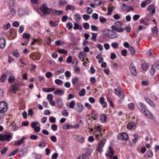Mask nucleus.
<instances>
[{
    "mask_svg": "<svg viewBox=\"0 0 159 159\" xmlns=\"http://www.w3.org/2000/svg\"><path fill=\"white\" fill-rule=\"evenodd\" d=\"M40 10L45 15L50 14L52 11V9L48 8L46 3H44L41 5Z\"/></svg>",
    "mask_w": 159,
    "mask_h": 159,
    "instance_id": "nucleus-1",
    "label": "nucleus"
},
{
    "mask_svg": "<svg viewBox=\"0 0 159 159\" xmlns=\"http://www.w3.org/2000/svg\"><path fill=\"white\" fill-rule=\"evenodd\" d=\"M12 134L11 133H8L7 134H0V141H10V139L12 138Z\"/></svg>",
    "mask_w": 159,
    "mask_h": 159,
    "instance_id": "nucleus-2",
    "label": "nucleus"
},
{
    "mask_svg": "<svg viewBox=\"0 0 159 159\" xmlns=\"http://www.w3.org/2000/svg\"><path fill=\"white\" fill-rule=\"evenodd\" d=\"M106 140L103 138L98 143L96 150L98 151L100 153L102 152V148L104 146Z\"/></svg>",
    "mask_w": 159,
    "mask_h": 159,
    "instance_id": "nucleus-3",
    "label": "nucleus"
},
{
    "mask_svg": "<svg viewBox=\"0 0 159 159\" xmlns=\"http://www.w3.org/2000/svg\"><path fill=\"white\" fill-rule=\"evenodd\" d=\"M7 103L4 102H0V112L4 113L7 111Z\"/></svg>",
    "mask_w": 159,
    "mask_h": 159,
    "instance_id": "nucleus-4",
    "label": "nucleus"
},
{
    "mask_svg": "<svg viewBox=\"0 0 159 159\" xmlns=\"http://www.w3.org/2000/svg\"><path fill=\"white\" fill-rule=\"evenodd\" d=\"M138 106L141 112L144 115H147L148 111L146 110L144 105L141 102H139L138 104Z\"/></svg>",
    "mask_w": 159,
    "mask_h": 159,
    "instance_id": "nucleus-5",
    "label": "nucleus"
},
{
    "mask_svg": "<svg viewBox=\"0 0 159 159\" xmlns=\"http://www.w3.org/2000/svg\"><path fill=\"white\" fill-rule=\"evenodd\" d=\"M106 30L108 32V37L109 38L113 39L118 37V34L113 31L107 29H106Z\"/></svg>",
    "mask_w": 159,
    "mask_h": 159,
    "instance_id": "nucleus-6",
    "label": "nucleus"
},
{
    "mask_svg": "<svg viewBox=\"0 0 159 159\" xmlns=\"http://www.w3.org/2000/svg\"><path fill=\"white\" fill-rule=\"evenodd\" d=\"M118 138L119 139L123 141H126L128 139V134L125 133H121L118 134Z\"/></svg>",
    "mask_w": 159,
    "mask_h": 159,
    "instance_id": "nucleus-7",
    "label": "nucleus"
},
{
    "mask_svg": "<svg viewBox=\"0 0 159 159\" xmlns=\"http://www.w3.org/2000/svg\"><path fill=\"white\" fill-rule=\"evenodd\" d=\"M114 153V151L113 149L111 146H109V150L107 151L106 153V155L107 157H108L110 158H112Z\"/></svg>",
    "mask_w": 159,
    "mask_h": 159,
    "instance_id": "nucleus-8",
    "label": "nucleus"
},
{
    "mask_svg": "<svg viewBox=\"0 0 159 159\" xmlns=\"http://www.w3.org/2000/svg\"><path fill=\"white\" fill-rule=\"evenodd\" d=\"M116 94L118 95L120 98H123L124 97V95L123 94L122 89L118 88L117 89H115Z\"/></svg>",
    "mask_w": 159,
    "mask_h": 159,
    "instance_id": "nucleus-9",
    "label": "nucleus"
},
{
    "mask_svg": "<svg viewBox=\"0 0 159 159\" xmlns=\"http://www.w3.org/2000/svg\"><path fill=\"white\" fill-rule=\"evenodd\" d=\"M148 11H149V14L153 15L155 12V7L153 4L150 5L148 8Z\"/></svg>",
    "mask_w": 159,
    "mask_h": 159,
    "instance_id": "nucleus-10",
    "label": "nucleus"
},
{
    "mask_svg": "<svg viewBox=\"0 0 159 159\" xmlns=\"http://www.w3.org/2000/svg\"><path fill=\"white\" fill-rule=\"evenodd\" d=\"M25 139V138H23L20 140H18L15 142V145H19L21 144L22 146H24L25 145L26 142L24 141Z\"/></svg>",
    "mask_w": 159,
    "mask_h": 159,
    "instance_id": "nucleus-11",
    "label": "nucleus"
},
{
    "mask_svg": "<svg viewBox=\"0 0 159 159\" xmlns=\"http://www.w3.org/2000/svg\"><path fill=\"white\" fill-rule=\"evenodd\" d=\"M6 45V40L5 37L0 38V48L2 49L5 48Z\"/></svg>",
    "mask_w": 159,
    "mask_h": 159,
    "instance_id": "nucleus-12",
    "label": "nucleus"
},
{
    "mask_svg": "<svg viewBox=\"0 0 159 159\" xmlns=\"http://www.w3.org/2000/svg\"><path fill=\"white\" fill-rule=\"evenodd\" d=\"M86 56V54L83 51L80 52L79 53V57L82 61H84V58Z\"/></svg>",
    "mask_w": 159,
    "mask_h": 159,
    "instance_id": "nucleus-13",
    "label": "nucleus"
},
{
    "mask_svg": "<svg viewBox=\"0 0 159 159\" xmlns=\"http://www.w3.org/2000/svg\"><path fill=\"white\" fill-rule=\"evenodd\" d=\"M111 29L112 30L116 31L118 33H122L124 30L123 28H118L115 25H112L111 27Z\"/></svg>",
    "mask_w": 159,
    "mask_h": 159,
    "instance_id": "nucleus-14",
    "label": "nucleus"
},
{
    "mask_svg": "<svg viewBox=\"0 0 159 159\" xmlns=\"http://www.w3.org/2000/svg\"><path fill=\"white\" fill-rule=\"evenodd\" d=\"M135 124L134 122H131L129 123L127 125V128L130 130L134 129L136 128Z\"/></svg>",
    "mask_w": 159,
    "mask_h": 159,
    "instance_id": "nucleus-15",
    "label": "nucleus"
},
{
    "mask_svg": "<svg viewBox=\"0 0 159 159\" xmlns=\"http://www.w3.org/2000/svg\"><path fill=\"white\" fill-rule=\"evenodd\" d=\"M83 108V106L81 103H78L76 108V111L78 113H80L82 111Z\"/></svg>",
    "mask_w": 159,
    "mask_h": 159,
    "instance_id": "nucleus-16",
    "label": "nucleus"
},
{
    "mask_svg": "<svg viewBox=\"0 0 159 159\" xmlns=\"http://www.w3.org/2000/svg\"><path fill=\"white\" fill-rule=\"evenodd\" d=\"M64 92L63 90L59 89H58L54 92V93L55 94L59 96L63 95Z\"/></svg>",
    "mask_w": 159,
    "mask_h": 159,
    "instance_id": "nucleus-17",
    "label": "nucleus"
},
{
    "mask_svg": "<svg viewBox=\"0 0 159 159\" xmlns=\"http://www.w3.org/2000/svg\"><path fill=\"white\" fill-rule=\"evenodd\" d=\"M130 70L131 74L133 75H135L137 74L136 68L133 65H131V66Z\"/></svg>",
    "mask_w": 159,
    "mask_h": 159,
    "instance_id": "nucleus-18",
    "label": "nucleus"
},
{
    "mask_svg": "<svg viewBox=\"0 0 159 159\" xmlns=\"http://www.w3.org/2000/svg\"><path fill=\"white\" fill-rule=\"evenodd\" d=\"M153 156L152 152L150 150H148L145 153V156L147 157L151 158Z\"/></svg>",
    "mask_w": 159,
    "mask_h": 159,
    "instance_id": "nucleus-19",
    "label": "nucleus"
},
{
    "mask_svg": "<svg viewBox=\"0 0 159 159\" xmlns=\"http://www.w3.org/2000/svg\"><path fill=\"white\" fill-rule=\"evenodd\" d=\"M107 116L105 115H102L100 117V119L101 122L104 123L106 121Z\"/></svg>",
    "mask_w": 159,
    "mask_h": 159,
    "instance_id": "nucleus-20",
    "label": "nucleus"
},
{
    "mask_svg": "<svg viewBox=\"0 0 159 159\" xmlns=\"http://www.w3.org/2000/svg\"><path fill=\"white\" fill-rule=\"evenodd\" d=\"M76 136L79 142L80 143H82L84 142L85 141L84 137L79 135H77Z\"/></svg>",
    "mask_w": 159,
    "mask_h": 159,
    "instance_id": "nucleus-21",
    "label": "nucleus"
},
{
    "mask_svg": "<svg viewBox=\"0 0 159 159\" xmlns=\"http://www.w3.org/2000/svg\"><path fill=\"white\" fill-rule=\"evenodd\" d=\"M55 90L54 88H43L42 89V90L43 92H50L54 91Z\"/></svg>",
    "mask_w": 159,
    "mask_h": 159,
    "instance_id": "nucleus-22",
    "label": "nucleus"
},
{
    "mask_svg": "<svg viewBox=\"0 0 159 159\" xmlns=\"http://www.w3.org/2000/svg\"><path fill=\"white\" fill-rule=\"evenodd\" d=\"M62 11H57L54 10L53 11L52 14L54 15H61L63 13Z\"/></svg>",
    "mask_w": 159,
    "mask_h": 159,
    "instance_id": "nucleus-23",
    "label": "nucleus"
},
{
    "mask_svg": "<svg viewBox=\"0 0 159 159\" xmlns=\"http://www.w3.org/2000/svg\"><path fill=\"white\" fill-rule=\"evenodd\" d=\"M120 9L122 11L126 10L128 9L127 6L125 3H122L121 4Z\"/></svg>",
    "mask_w": 159,
    "mask_h": 159,
    "instance_id": "nucleus-24",
    "label": "nucleus"
},
{
    "mask_svg": "<svg viewBox=\"0 0 159 159\" xmlns=\"http://www.w3.org/2000/svg\"><path fill=\"white\" fill-rule=\"evenodd\" d=\"M92 152L93 150L92 149L88 148L86 149L85 153L84 154L89 157L91 155V153Z\"/></svg>",
    "mask_w": 159,
    "mask_h": 159,
    "instance_id": "nucleus-25",
    "label": "nucleus"
},
{
    "mask_svg": "<svg viewBox=\"0 0 159 159\" xmlns=\"http://www.w3.org/2000/svg\"><path fill=\"white\" fill-rule=\"evenodd\" d=\"M152 67L156 71L159 69V61H157L156 63H155Z\"/></svg>",
    "mask_w": 159,
    "mask_h": 159,
    "instance_id": "nucleus-26",
    "label": "nucleus"
},
{
    "mask_svg": "<svg viewBox=\"0 0 159 159\" xmlns=\"http://www.w3.org/2000/svg\"><path fill=\"white\" fill-rule=\"evenodd\" d=\"M56 101L59 107H61L63 106V101L61 99H57L56 100Z\"/></svg>",
    "mask_w": 159,
    "mask_h": 159,
    "instance_id": "nucleus-27",
    "label": "nucleus"
},
{
    "mask_svg": "<svg viewBox=\"0 0 159 159\" xmlns=\"http://www.w3.org/2000/svg\"><path fill=\"white\" fill-rule=\"evenodd\" d=\"M82 27L81 25H79L77 23H75L74 24V27H73V29L75 30H76L77 29H79L80 30H81L82 29Z\"/></svg>",
    "mask_w": 159,
    "mask_h": 159,
    "instance_id": "nucleus-28",
    "label": "nucleus"
},
{
    "mask_svg": "<svg viewBox=\"0 0 159 159\" xmlns=\"http://www.w3.org/2000/svg\"><path fill=\"white\" fill-rule=\"evenodd\" d=\"M95 129L98 132H100V133H104V132L105 131V129L102 130L101 128V127L100 126H96L95 128Z\"/></svg>",
    "mask_w": 159,
    "mask_h": 159,
    "instance_id": "nucleus-29",
    "label": "nucleus"
},
{
    "mask_svg": "<svg viewBox=\"0 0 159 159\" xmlns=\"http://www.w3.org/2000/svg\"><path fill=\"white\" fill-rule=\"evenodd\" d=\"M115 25L118 28H122L121 27L123 25L122 23L120 21H118L116 22L115 23Z\"/></svg>",
    "mask_w": 159,
    "mask_h": 159,
    "instance_id": "nucleus-30",
    "label": "nucleus"
},
{
    "mask_svg": "<svg viewBox=\"0 0 159 159\" xmlns=\"http://www.w3.org/2000/svg\"><path fill=\"white\" fill-rule=\"evenodd\" d=\"M9 9L10 11L8 13V14L10 15H11V16H12L16 13V11L14 10V9L12 7H10Z\"/></svg>",
    "mask_w": 159,
    "mask_h": 159,
    "instance_id": "nucleus-31",
    "label": "nucleus"
},
{
    "mask_svg": "<svg viewBox=\"0 0 159 159\" xmlns=\"http://www.w3.org/2000/svg\"><path fill=\"white\" fill-rule=\"evenodd\" d=\"M72 125L68 124L64 125L63 126V128L65 129H68L71 128Z\"/></svg>",
    "mask_w": 159,
    "mask_h": 159,
    "instance_id": "nucleus-32",
    "label": "nucleus"
},
{
    "mask_svg": "<svg viewBox=\"0 0 159 159\" xmlns=\"http://www.w3.org/2000/svg\"><path fill=\"white\" fill-rule=\"evenodd\" d=\"M11 125L12 127V129L15 131L17 129H18V125H16V124L15 123V122H12L11 123Z\"/></svg>",
    "mask_w": 159,
    "mask_h": 159,
    "instance_id": "nucleus-33",
    "label": "nucleus"
},
{
    "mask_svg": "<svg viewBox=\"0 0 159 159\" xmlns=\"http://www.w3.org/2000/svg\"><path fill=\"white\" fill-rule=\"evenodd\" d=\"M78 81V78L77 77H75L72 79V82L74 85L77 84Z\"/></svg>",
    "mask_w": 159,
    "mask_h": 159,
    "instance_id": "nucleus-34",
    "label": "nucleus"
},
{
    "mask_svg": "<svg viewBox=\"0 0 159 159\" xmlns=\"http://www.w3.org/2000/svg\"><path fill=\"white\" fill-rule=\"evenodd\" d=\"M92 36L91 38V39L94 41H96L97 40L96 37L98 34L97 33H92Z\"/></svg>",
    "mask_w": 159,
    "mask_h": 159,
    "instance_id": "nucleus-35",
    "label": "nucleus"
},
{
    "mask_svg": "<svg viewBox=\"0 0 159 159\" xmlns=\"http://www.w3.org/2000/svg\"><path fill=\"white\" fill-rule=\"evenodd\" d=\"M74 18L77 22H79L81 18L79 14L75 15Z\"/></svg>",
    "mask_w": 159,
    "mask_h": 159,
    "instance_id": "nucleus-36",
    "label": "nucleus"
},
{
    "mask_svg": "<svg viewBox=\"0 0 159 159\" xmlns=\"http://www.w3.org/2000/svg\"><path fill=\"white\" fill-rule=\"evenodd\" d=\"M64 69H61L60 70H57L55 72L54 74L56 75H59L61 73H63L64 71Z\"/></svg>",
    "mask_w": 159,
    "mask_h": 159,
    "instance_id": "nucleus-37",
    "label": "nucleus"
},
{
    "mask_svg": "<svg viewBox=\"0 0 159 159\" xmlns=\"http://www.w3.org/2000/svg\"><path fill=\"white\" fill-rule=\"evenodd\" d=\"M11 26V25L10 23H8L6 25H3V28L5 30H7L9 29Z\"/></svg>",
    "mask_w": 159,
    "mask_h": 159,
    "instance_id": "nucleus-38",
    "label": "nucleus"
},
{
    "mask_svg": "<svg viewBox=\"0 0 159 159\" xmlns=\"http://www.w3.org/2000/svg\"><path fill=\"white\" fill-rule=\"evenodd\" d=\"M99 20L100 22L102 23H104L107 21V19L106 18L104 17L103 16H100L99 17Z\"/></svg>",
    "mask_w": 159,
    "mask_h": 159,
    "instance_id": "nucleus-39",
    "label": "nucleus"
},
{
    "mask_svg": "<svg viewBox=\"0 0 159 159\" xmlns=\"http://www.w3.org/2000/svg\"><path fill=\"white\" fill-rule=\"evenodd\" d=\"M11 90L13 91L14 92L19 90L18 87L16 85H12L11 87Z\"/></svg>",
    "mask_w": 159,
    "mask_h": 159,
    "instance_id": "nucleus-40",
    "label": "nucleus"
},
{
    "mask_svg": "<svg viewBox=\"0 0 159 159\" xmlns=\"http://www.w3.org/2000/svg\"><path fill=\"white\" fill-rule=\"evenodd\" d=\"M19 150V149L18 148L16 149L15 150L12 151L10 153L9 155V156H14L17 152Z\"/></svg>",
    "mask_w": 159,
    "mask_h": 159,
    "instance_id": "nucleus-41",
    "label": "nucleus"
},
{
    "mask_svg": "<svg viewBox=\"0 0 159 159\" xmlns=\"http://www.w3.org/2000/svg\"><path fill=\"white\" fill-rule=\"evenodd\" d=\"M129 50L132 55H134L135 54V51L134 48L133 47L130 46L129 48Z\"/></svg>",
    "mask_w": 159,
    "mask_h": 159,
    "instance_id": "nucleus-42",
    "label": "nucleus"
},
{
    "mask_svg": "<svg viewBox=\"0 0 159 159\" xmlns=\"http://www.w3.org/2000/svg\"><path fill=\"white\" fill-rule=\"evenodd\" d=\"M55 83L57 85H61L63 84V82L60 80L57 79L55 80Z\"/></svg>",
    "mask_w": 159,
    "mask_h": 159,
    "instance_id": "nucleus-43",
    "label": "nucleus"
},
{
    "mask_svg": "<svg viewBox=\"0 0 159 159\" xmlns=\"http://www.w3.org/2000/svg\"><path fill=\"white\" fill-rule=\"evenodd\" d=\"M48 45L50 46L51 45V42L53 41V39L50 37H48L46 39Z\"/></svg>",
    "mask_w": 159,
    "mask_h": 159,
    "instance_id": "nucleus-44",
    "label": "nucleus"
},
{
    "mask_svg": "<svg viewBox=\"0 0 159 159\" xmlns=\"http://www.w3.org/2000/svg\"><path fill=\"white\" fill-rule=\"evenodd\" d=\"M75 9V7L73 6H71L70 5H68L66 7V10H74Z\"/></svg>",
    "mask_w": 159,
    "mask_h": 159,
    "instance_id": "nucleus-45",
    "label": "nucleus"
},
{
    "mask_svg": "<svg viewBox=\"0 0 159 159\" xmlns=\"http://www.w3.org/2000/svg\"><path fill=\"white\" fill-rule=\"evenodd\" d=\"M50 24L51 26L54 27L58 25V23L57 21L53 22L52 21H51L50 22Z\"/></svg>",
    "mask_w": 159,
    "mask_h": 159,
    "instance_id": "nucleus-46",
    "label": "nucleus"
},
{
    "mask_svg": "<svg viewBox=\"0 0 159 159\" xmlns=\"http://www.w3.org/2000/svg\"><path fill=\"white\" fill-rule=\"evenodd\" d=\"M15 0H9L8 5L10 7H13L14 5Z\"/></svg>",
    "mask_w": 159,
    "mask_h": 159,
    "instance_id": "nucleus-47",
    "label": "nucleus"
},
{
    "mask_svg": "<svg viewBox=\"0 0 159 159\" xmlns=\"http://www.w3.org/2000/svg\"><path fill=\"white\" fill-rule=\"evenodd\" d=\"M133 136L134 138L133 139V142L135 143L137 142L138 136L137 134H135L133 135Z\"/></svg>",
    "mask_w": 159,
    "mask_h": 159,
    "instance_id": "nucleus-48",
    "label": "nucleus"
},
{
    "mask_svg": "<svg viewBox=\"0 0 159 159\" xmlns=\"http://www.w3.org/2000/svg\"><path fill=\"white\" fill-rule=\"evenodd\" d=\"M75 104V102L74 101H72L70 102L69 105V107L70 108H73Z\"/></svg>",
    "mask_w": 159,
    "mask_h": 159,
    "instance_id": "nucleus-49",
    "label": "nucleus"
},
{
    "mask_svg": "<svg viewBox=\"0 0 159 159\" xmlns=\"http://www.w3.org/2000/svg\"><path fill=\"white\" fill-rule=\"evenodd\" d=\"M58 52L60 53L66 54H67V51L63 49H60L58 50Z\"/></svg>",
    "mask_w": 159,
    "mask_h": 159,
    "instance_id": "nucleus-50",
    "label": "nucleus"
},
{
    "mask_svg": "<svg viewBox=\"0 0 159 159\" xmlns=\"http://www.w3.org/2000/svg\"><path fill=\"white\" fill-rule=\"evenodd\" d=\"M15 79L13 76H10L9 79L8 81L10 83H12L14 82L15 80Z\"/></svg>",
    "mask_w": 159,
    "mask_h": 159,
    "instance_id": "nucleus-51",
    "label": "nucleus"
},
{
    "mask_svg": "<svg viewBox=\"0 0 159 159\" xmlns=\"http://www.w3.org/2000/svg\"><path fill=\"white\" fill-rule=\"evenodd\" d=\"M30 37V35L29 34L26 33H24L23 34V37L24 38L26 39H29Z\"/></svg>",
    "mask_w": 159,
    "mask_h": 159,
    "instance_id": "nucleus-52",
    "label": "nucleus"
},
{
    "mask_svg": "<svg viewBox=\"0 0 159 159\" xmlns=\"http://www.w3.org/2000/svg\"><path fill=\"white\" fill-rule=\"evenodd\" d=\"M148 67L147 64L145 63L143 64L141 66L143 70H147Z\"/></svg>",
    "mask_w": 159,
    "mask_h": 159,
    "instance_id": "nucleus-53",
    "label": "nucleus"
},
{
    "mask_svg": "<svg viewBox=\"0 0 159 159\" xmlns=\"http://www.w3.org/2000/svg\"><path fill=\"white\" fill-rule=\"evenodd\" d=\"M85 89H82L79 93V95L80 96H83L85 95Z\"/></svg>",
    "mask_w": 159,
    "mask_h": 159,
    "instance_id": "nucleus-54",
    "label": "nucleus"
},
{
    "mask_svg": "<svg viewBox=\"0 0 159 159\" xmlns=\"http://www.w3.org/2000/svg\"><path fill=\"white\" fill-rule=\"evenodd\" d=\"M62 115L65 116H68L69 115V112L66 110H64L62 111Z\"/></svg>",
    "mask_w": 159,
    "mask_h": 159,
    "instance_id": "nucleus-55",
    "label": "nucleus"
},
{
    "mask_svg": "<svg viewBox=\"0 0 159 159\" xmlns=\"http://www.w3.org/2000/svg\"><path fill=\"white\" fill-rule=\"evenodd\" d=\"M47 98L48 99V101H51L52 100L53 98V96L51 94H49L47 95Z\"/></svg>",
    "mask_w": 159,
    "mask_h": 159,
    "instance_id": "nucleus-56",
    "label": "nucleus"
},
{
    "mask_svg": "<svg viewBox=\"0 0 159 159\" xmlns=\"http://www.w3.org/2000/svg\"><path fill=\"white\" fill-rule=\"evenodd\" d=\"M111 46L113 48H117L118 47V44L116 42H113L111 43Z\"/></svg>",
    "mask_w": 159,
    "mask_h": 159,
    "instance_id": "nucleus-57",
    "label": "nucleus"
},
{
    "mask_svg": "<svg viewBox=\"0 0 159 159\" xmlns=\"http://www.w3.org/2000/svg\"><path fill=\"white\" fill-rule=\"evenodd\" d=\"M49 120L50 122L51 123H54L56 121V120L55 117L53 116L50 117Z\"/></svg>",
    "mask_w": 159,
    "mask_h": 159,
    "instance_id": "nucleus-58",
    "label": "nucleus"
},
{
    "mask_svg": "<svg viewBox=\"0 0 159 159\" xmlns=\"http://www.w3.org/2000/svg\"><path fill=\"white\" fill-rule=\"evenodd\" d=\"M90 17V16L87 14H84L83 16V19L86 20H89Z\"/></svg>",
    "mask_w": 159,
    "mask_h": 159,
    "instance_id": "nucleus-59",
    "label": "nucleus"
},
{
    "mask_svg": "<svg viewBox=\"0 0 159 159\" xmlns=\"http://www.w3.org/2000/svg\"><path fill=\"white\" fill-rule=\"evenodd\" d=\"M78 59L77 58H75L73 62V66L75 67L77 66L78 64Z\"/></svg>",
    "mask_w": 159,
    "mask_h": 159,
    "instance_id": "nucleus-60",
    "label": "nucleus"
},
{
    "mask_svg": "<svg viewBox=\"0 0 159 159\" xmlns=\"http://www.w3.org/2000/svg\"><path fill=\"white\" fill-rule=\"evenodd\" d=\"M51 129L54 131L57 130V125L56 124H52L51 125Z\"/></svg>",
    "mask_w": 159,
    "mask_h": 159,
    "instance_id": "nucleus-61",
    "label": "nucleus"
},
{
    "mask_svg": "<svg viewBox=\"0 0 159 159\" xmlns=\"http://www.w3.org/2000/svg\"><path fill=\"white\" fill-rule=\"evenodd\" d=\"M67 3V2L66 0H60L59 2V4L60 5H63Z\"/></svg>",
    "mask_w": 159,
    "mask_h": 159,
    "instance_id": "nucleus-62",
    "label": "nucleus"
},
{
    "mask_svg": "<svg viewBox=\"0 0 159 159\" xmlns=\"http://www.w3.org/2000/svg\"><path fill=\"white\" fill-rule=\"evenodd\" d=\"M66 26L68 28V30H70L72 28L73 25L71 22H69L67 24Z\"/></svg>",
    "mask_w": 159,
    "mask_h": 159,
    "instance_id": "nucleus-63",
    "label": "nucleus"
},
{
    "mask_svg": "<svg viewBox=\"0 0 159 159\" xmlns=\"http://www.w3.org/2000/svg\"><path fill=\"white\" fill-rule=\"evenodd\" d=\"M83 27L85 29H88L89 28V25L87 23H85L83 24Z\"/></svg>",
    "mask_w": 159,
    "mask_h": 159,
    "instance_id": "nucleus-64",
    "label": "nucleus"
}]
</instances>
